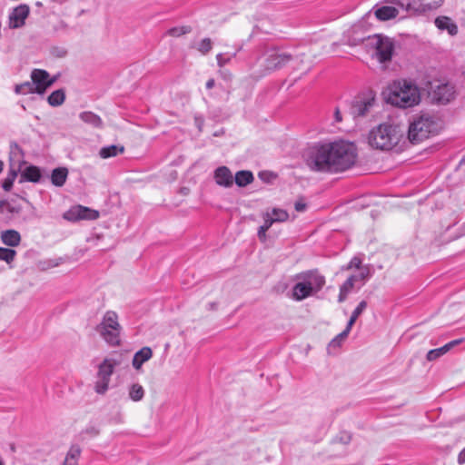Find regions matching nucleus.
Here are the masks:
<instances>
[{
	"instance_id": "obj_15",
	"label": "nucleus",
	"mask_w": 465,
	"mask_h": 465,
	"mask_svg": "<svg viewBox=\"0 0 465 465\" xmlns=\"http://www.w3.org/2000/svg\"><path fill=\"white\" fill-rule=\"evenodd\" d=\"M454 87L449 84L438 85L432 92V98L439 104H447L454 97Z\"/></svg>"
},
{
	"instance_id": "obj_60",
	"label": "nucleus",
	"mask_w": 465,
	"mask_h": 465,
	"mask_svg": "<svg viewBox=\"0 0 465 465\" xmlns=\"http://www.w3.org/2000/svg\"><path fill=\"white\" fill-rule=\"evenodd\" d=\"M4 163L0 161V173L3 171Z\"/></svg>"
},
{
	"instance_id": "obj_1",
	"label": "nucleus",
	"mask_w": 465,
	"mask_h": 465,
	"mask_svg": "<svg viewBox=\"0 0 465 465\" xmlns=\"http://www.w3.org/2000/svg\"><path fill=\"white\" fill-rule=\"evenodd\" d=\"M357 147L349 141L318 143L312 146L306 156L310 170L321 173H340L354 165Z\"/></svg>"
},
{
	"instance_id": "obj_57",
	"label": "nucleus",
	"mask_w": 465,
	"mask_h": 465,
	"mask_svg": "<svg viewBox=\"0 0 465 465\" xmlns=\"http://www.w3.org/2000/svg\"><path fill=\"white\" fill-rule=\"evenodd\" d=\"M6 206L8 207V211H9V213H17V212H18V210H17V209H15V207H13V206H11V205H9V204H8V205H6Z\"/></svg>"
},
{
	"instance_id": "obj_44",
	"label": "nucleus",
	"mask_w": 465,
	"mask_h": 465,
	"mask_svg": "<svg viewBox=\"0 0 465 465\" xmlns=\"http://www.w3.org/2000/svg\"><path fill=\"white\" fill-rule=\"evenodd\" d=\"M357 319H358V317H356V316L351 314V318H350V320H349V322L347 323V326H346V328L344 330V331H346V333H348V334L350 333V331H351V328H352V326L355 323Z\"/></svg>"
},
{
	"instance_id": "obj_32",
	"label": "nucleus",
	"mask_w": 465,
	"mask_h": 465,
	"mask_svg": "<svg viewBox=\"0 0 465 465\" xmlns=\"http://www.w3.org/2000/svg\"><path fill=\"white\" fill-rule=\"evenodd\" d=\"M15 255L16 252L14 249L0 247V261L10 264L14 262Z\"/></svg>"
},
{
	"instance_id": "obj_39",
	"label": "nucleus",
	"mask_w": 465,
	"mask_h": 465,
	"mask_svg": "<svg viewBox=\"0 0 465 465\" xmlns=\"http://www.w3.org/2000/svg\"><path fill=\"white\" fill-rule=\"evenodd\" d=\"M236 55V52L232 55L225 57L223 54L220 53L216 55L217 64L219 67H223L225 64H229L232 57Z\"/></svg>"
},
{
	"instance_id": "obj_61",
	"label": "nucleus",
	"mask_w": 465,
	"mask_h": 465,
	"mask_svg": "<svg viewBox=\"0 0 465 465\" xmlns=\"http://www.w3.org/2000/svg\"><path fill=\"white\" fill-rule=\"evenodd\" d=\"M0 465H5V462L1 458H0Z\"/></svg>"
},
{
	"instance_id": "obj_24",
	"label": "nucleus",
	"mask_w": 465,
	"mask_h": 465,
	"mask_svg": "<svg viewBox=\"0 0 465 465\" xmlns=\"http://www.w3.org/2000/svg\"><path fill=\"white\" fill-rule=\"evenodd\" d=\"M254 177L251 171H239L235 173L234 181L239 187H244L253 181Z\"/></svg>"
},
{
	"instance_id": "obj_59",
	"label": "nucleus",
	"mask_w": 465,
	"mask_h": 465,
	"mask_svg": "<svg viewBox=\"0 0 465 465\" xmlns=\"http://www.w3.org/2000/svg\"><path fill=\"white\" fill-rule=\"evenodd\" d=\"M5 205H8V203L6 201H0V210Z\"/></svg>"
},
{
	"instance_id": "obj_30",
	"label": "nucleus",
	"mask_w": 465,
	"mask_h": 465,
	"mask_svg": "<svg viewBox=\"0 0 465 465\" xmlns=\"http://www.w3.org/2000/svg\"><path fill=\"white\" fill-rule=\"evenodd\" d=\"M272 223H273L272 221H271V219H270V214L266 213L264 216V223L262 226L259 227L258 232H257L258 238L262 242H265L266 232L270 229V227L272 225Z\"/></svg>"
},
{
	"instance_id": "obj_23",
	"label": "nucleus",
	"mask_w": 465,
	"mask_h": 465,
	"mask_svg": "<svg viewBox=\"0 0 465 465\" xmlns=\"http://www.w3.org/2000/svg\"><path fill=\"white\" fill-rule=\"evenodd\" d=\"M79 118L84 122L85 124L95 127V128H102L103 127V121L101 117L97 114H95L93 112H83L79 114Z\"/></svg>"
},
{
	"instance_id": "obj_11",
	"label": "nucleus",
	"mask_w": 465,
	"mask_h": 465,
	"mask_svg": "<svg viewBox=\"0 0 465 465\" xmlns=\"http://www.w3.org/2000/svg\"><path fill=\"white\" fill-rule=\"evenodd\" d=\"M99 217V213L88 207L76 205L72 207L64 214L65 220L76 222L79 220H95Z\"/></svg>"
},
{
	"instance_id": "obj_41",
	"label": "nucleus",
	"mask_w": 465,
	"mask_h": 465,
	"mask_svg": "<svg viewBox=\"0 0 465 465\" xmlns=\"http://www.w3.org/2000/svg\"><path fill=\"white\" fill-rule=\"evenodd\" d=\"M370 275V271L368 268L362 269L358 274L351 275V277H355V282L362 281L365 282Z\"/></svg>"
},
{
	"instance_id": "obj_18",
	"label": "nucleus",
	"mask_w": 465,
	"mask_h": 465,
	"mask_svg": "<svg viewBox=\"0 0 465 465\" xmlns=\"http://www.w3.org/2000/svg\"><path fill=\"white\" fill-rule=\"evenodd\" d=\"M434 24L440 30H446L452 36L458 34L457 25L448 16L437 17Z\"/></svg>"
},
{
	"instance_id": "obj_42",
	"label": "nucleus",
	"mask_w": 465,
	"mask_h": 465,
	"mask_svg": "<svg viewBox=\"0 0 465 465\" xmlns=\"http://www.w3.org/2000/svg\"><path fill=\"white\" fill-rule=\"evenodd\" d=\"M367 308V302L366 301H361L358 306L354 309V311L352 312V315L356 316V317H359L362 312L363 311Z\"/></svg>"
},
{
	"instance_id": "obj_20",
	"label": "nucleus",
	"mask_w": 465,
	"mask_h": 465,
	"mask_svg": "<svg viewBox=\"0 0 465 465\" xmlns=\"http://www.w3.org/2000/svg\"><path fill=\"white\" fill-rule=\"evenodd\" d=\"M153 356V351L149 347H143L139 350L133 358V367L136 370L141 369L142 365L149 361Z\"/></svg>"
},
{
	"instance_id": "obj_27",
	"label": "nucleus",
	"mask_w": 465,
	"mask_h": 465,
	"mask_svg": "<svg viewBox=\"0 0 465 465\" xmlns=\"http://www.w3.org/2000/svg\"><path fill=\"white\" fill-rule=\"evenodd\" d=\"M35 84L34 82H25L20 84H16L15 87V92L17 94H36V91L34 90Z\"/></svg>"
},
{
	"instance_id": "obj_56",
	"label": "nucleus",
	"mask_w": 465,
	"mask_h": 465,
	"mask_svg": "<svg viewBox=\"0 0 465 465\" xmlns=\"http://www.w3.org/2000/svg\"><path fill=\"white\" fill-rule=\"evenodd\" d=\"M64 465H77V462L75 460H69L65 459Z\"/></svg>"
},
{
	"instance_id": "obj_16",
	"label": "nucleus",
	"mask_w": 465,
	"mask_h": 465,
	"mask_svg": "<svg viewBox=\"0 0 465 465\" xmlns=\"http://www.w3.org/2000/svg\"><path fill=\"white\" fill-rule=\"evenodd\" d=\"M214 180L216 183L223 187H231L233 183V176L230 169L226 166H220L214 171Z\"/></svg>"
},
{
	"instance_id": "obj_9",
	"label": "nucleus",
	"mask_w": 465,
	"mask_h": 465,
	"mask_svg": "<svg viewBox=\"0 0 465 465\" xmlns=\"http://www.w3.org/2000/svg\"><path fill=\"white\" fill-rule=\"evenodd\" d=\"M292 60V54L272 49L265 54L264 67L269 72L279 70L286 66Z\"/></svg>"
},
{
	"instance_id": "obj_46",
	"label": "nucleus",
	"mask_w": 465,
	"mask_h": 465,
	"mask_svg": "<svg viewBox=\"0 0 465 465\" xmlns=\"http://www.w3.org/2000/svg\"><path fill=\"white\" fill-rule=\"evenodd\" d=\"M357 319H358V317H356V316L351 314V318H350V320H349V322L347 323V326H346V328L344 330V331H346V333H348V334L350 333V331H351V328H352V326L355 323Z\"/></svg>"
},
{
	"instance_id": "obj_29",
	"label": "nucleus",
	"mask_w": 465,
	"mask_h": 465,
	"mask_svg": "<svg viewBox=\"0 0 465 465\" xmlns=\"http://www.w3.org/2000/svg\"><path fill=\"white\" fill-rule=\"evenodd\" d=\"M18 170L11 168L7 173V176L5 178L2 187L5 192H9L14 184L15 178L17 177Z\"/></svg>"
},
{
	"instance_id": "obj_43",
	"label": "nucleus",
	"mask_w": 465,
	"mask_h": 465,
	"mask_svg": "<svg viewBox=\"0 0 465 465\" xmlns=\"http://www.w3.org/2000/svg\"><path fill=\"white\" fill-rule=\"evenodd\" d=\"M338 439L340 442L343 444H348L350 443L351 437L348 432H341Z\"/></svg>"
},
{
	"instance_id": "obj_7",
	"label": "nucleus",
	"mask_w": 465,
	"mask_h": 465,
	"mask_svg": "<svg viewBox=\"0 0 465 465\" xmlns=\"http://www.w3.org/2000/svg\"><path fill=\"white\" fill-rule=\"evenodd\" d=\"M96 331L111 345H118L121 326L118 316L114 312L108 311L103 317V321L97 325Z\"/></svg>"
},
{
	"instance_id": "obj_48",
	"label": "nucleus",
	"mask_w": 465,
	"mask_h": 465,
	"mask_svg": "<svg viewBox=\"0 0 465 465\" xmlns=\"http://www.w3.org/2000/svg\"><path fill=\"white\" fill-rule=\"evenodd\" d=\"M361 264V259L354 257L351 260V262L349 263V268H351V267L360 268Z\"/></svg>"
},
{
	"instance_id": "obj_53",
	"label": "nucleus",
	"mask_w": 465,
	"mask_h": 465,
	"mask_svg": "<svg viewBox=\"0 0 465 465\" xmlns=\"http://www.w3.org/2000/svg\"><path fill=\"white\" fill-rule=\"evenodd\" d=\"M348 294L349 293L344 292L340 290V293H339V296H338V302H343L347 299Z\"/></svg>"
},
{
	"instance_id": "obj_10",
	"label": "nucleus",
	"mask_w": 465,
	"mask_h": 465,
	"mask_svg": "<svg viewBox=\"0 0 465 465\" xmlns=\"http://www.w3.org/2000/svg\"><path fill=\"white\" fill-rule=\"evenodd\" d=\"M30 76L35 84L34 90L38 94H44L56 80L55 77L51 78L49 73L44 69H34Z\"/></svg>"
},
{
	"instance_id": "obj_19",
	"label": "nucleus",
	"mask_w": 465,
	"mask_h": 465,
	"mask_svg": "<svg viewBox=\"0 0 465 465\" xmlns=\"http://www.w3.org/2000/svg\"><path fill=\"white\" fill-rule=\"evenodd\" d=\"M1 241L7 246L16 247L21 242V235L14 229L5 230L1 232Z\"/></svg>"
},
{
	"instance_id": "obj_38",
	"label": "nucleus",
	"mask_w": 465,
	"mask_h": 465,
	"mask_svg": "<svg viewBox=\"0 0 465 465\" xmlns=\"http://www.w3.org/2000/svg\"><path fill=\"white\" fill-rule=\"evenodd\" d=\"M355 277L350 276L340 287V290L350 293L354 287Z\"/></svg>"
},
{
	"instance_id": "obj_4",
	"label": "nucleus",
	"mask_w": 465,
	"mask_h": 465,
	"mask_svg": "<svg viewBox=\"0 0 465 465\" xmlns=\"http://www.w3.org/2000/svg\"><path fill=\"white\" fill-rule=\"evenodd\" d=\"M442 128L441 120L430 113H421L413 116L408 129V138L412 143H419L430 136L438 134Z\"/></svg>"
},
{
	"instance_id": "obj_54",
	"label": "nucleus",
	"mask_w": 465,
	"mask_h": 465,
	"mask_svg": "<svg viewBox=\"0 0 465 465\" xmlns=\"http://www.w3.org/2000/svg\"><path fill=\"white\" fill-rule=\"evenodd\" d=\"M334 118L337 123H340L341 121V114L339 110V108H336L334 112Z\"/></svg>"
},
{
	"instance_id": "obj_12",
	"label": "nucleus",
	"mask_w": 465,
	"mask_h": 465,
	"mask_svg": "<svg viewBox=\"0 0 465 465\" xmlns=\"http://www.w3.org/2000/svg\"><path fill=\"white\" fill-rule=\"evenodd\" d=\"M30 14V7L26 4H21L12 9L8 15V25L11 29L21 28L25 24V19Z\"/></svg>"
},
{
	"instance_id": "obj_14",
	"label": "nucleus",
	"mask_w": 465,
	"mask_h": 465,
	"mask_svg": "<svg viewBox=\"0 0 465 465\" xmlns=\"http://www.w3.org/2000/svg\"><path fill=\"white\" fill-rule=\"evenodd\" d=\"M374 98H364L354 101L350 108V114L353 118L365 116L373 106Z\"/></svg>"
},
{
	"instance_id": "obj_21",
	"label": "nucleus",
	"mask_w": 465,
	"mask_h": 465,
	"mask_svg": "<svg viewBox=\"0 0 465 465\" xmlns=\"http://www.w3.org/2000/svg\"><path fill=\"white\" fill-rule=\"evenodd\" d=\"M42 174L41 170L35 165H30L24 169L21 173V182L26 181L31 183H39L41 180Z\"/></svg>"
},
{
	"instance_id": "obj_51",
	"label": "nucleus",
	"mask_w": 465,
	"mask_h": 465,
	"mask_svg": "<svg viewBox=\"0 0 465 465\" xmlns=\"http://www.w3.org/2000/svg\"><path fill=\"white\" fill-rule=\"evenodd\" d=\"M84 432L90 434L93 437H94V436L99 434V430L96 428H94V427L87 428L84 430Z\"/></svg>"
},
{
	"instance_id": "obj_58",
	"label": "nucleus",
	"mask_w": 465,
	"mask_h": 465,
	"mask_svg": "<svg viewBox=\"0 0 465 465\" xmlns=\"http://www.w3.org/2000/svg\"><path fill=\"white\" fill-rule=\"evenodd\" d=\"M224 79L230 80L232 78V74L229 72L223 73Z\"/></svg>"
},
{
	"instance_id": "obj_13",
	"label": "nucleus",
	"mask_w": 465,
	"mask_h": 465,
	"mask_svg": "<svg viewBox=\"0 0 465 465\" xmlns=\"http://www.w3.org/2000/svg\"><path fill=\"white\" fill-rule=\"evenodd\" d=\"M385 3L395 5L399 11L407 13H421L425 11L423 0H385Z\"/></svg>"
},
{
	"instance_id": "obj_2",
	"label": "nucleus",
	"mask_w": 465,
	"mask_h": 465,
	"mask_svg": "<svg viewBox=\"0 0 465 465\" xmlns=\"http://www.w3.org/2000/svg\"><path fill=\"white\" fill-rule=\"evenodd\" d=\"M388 104L399 108H410L420 104V93L418 86L407 80H395L383 92Z\"/></svg>"
},
{
	"instance_id": "obj_45",
	"label": "nucleus",
	"mask_w": 465,
	"mask_h": 465,
	"mask_svg": "<svg viewBox=\"0 0 465 465\" xmlns=\"http://www.w3.org/2000/svg\"><path fill=\"white\" fill-rule=\"evenodd\" d=\"M357 319H358V317H356V316L351 314V318H350V320H349V322L347 323V326H346V328L344 330V331H346V333H348V334L350 333V331H351V328H352V326L355 323Z\"/></svg>"
},
{
	"instance_id": "obj_25",
	"label": "nucleus",
	"mask_w": 465,
	"mask_h": 465,
	"mask_svg": "<svg viewBox=\"0 0 465 465\" xmlns=\"http://www.w3.org/2000/svg\"><path fill=\"white\" fill-rule=\"evenodd\" d=\"M124 146H118V145L112 144V145L101 148V150L99 152V155L103 159H107V158L118 155L119 153H124Z\"/></svg>"
},
{
	"instance_id": "obj_35",
	"label": "nucleus",
	"mask_w": 465,
	"mask_h": 465,
	"mask_svg": "<svg viewBox=\"0 0 465 465\" xmlns=\"http://www.w3.org/2000/svg\"><path fill=\"white\" fill-rule=\"evenodd\" d=\"M348 333L342 331L341 333L336 335L329 343L328 350L331 351L332 349H338L341 347L343 341L348 337Z\"/></svg>"
},
{
	"instance_id": "obj_36",
	"label": "nucleus",
	"mask_w": 465,
	"mask_h": 465,
	"mask_svg": "<svg viewBox=\"0 0 465 465\" xmlns=\"http://www.w3.org/2000/svg\"><path fill=\"white\" fill-rule=\"evenodd\" d=\"M213 48V42L210 38H203L197 45V50L203 55L207 54Z\"/></svg>"
},
{
	"instance_id": "obj_49",
	"label": "nucleus",
	"mask_w": 465,
	"mask_h": 465,
	"mask_svg": "<svg viewBox=\"0 0 465 465\" xmlns=\"http://www.w3.org/2000/svg\"><path fill=\"white\" fill-rule=\"evenodd\" d=\"M306 203L301 202V201H297L294 204V208L297 212H303L306 210Z\"/></svg>"
},
{
	"instance_id": "obj_55",
	"label": "nucleus",
	"mask_w": 465,
	"mask_h": 465,
	"mask_svg": "<svg viewBox=\"0 0 465 465\" xmlns=\"http://www.w3.org/2000/svg\"><path fill=\"white\" fill-rule=\"evenodd\" d=\"M215 85V81L213 78H210L207 82H206V88L207 89H212L213 86Z\"/></svg>"
},
{
	"instance_id": "obj_17",
	"label": "nucleus",
	"mask_w": 465,
	"mask_h": 465,
	"mask_svg": "<svg viewBox=\"0 0 465 465\" xmlns=\"http://www.w3.org/2000/svg\"><path fill=\"white\" fill-rule=\"evenodd\" d=\"M374 15L380 21H388L399 15V9L391 5H382L375 8Z\"/></svg>"
},
{
	"instance_id": "obj_47",
	"label": "nucleus",
	"mask_w": 465,
	"mask_h": 465,
	"mask_svg": "<svg viewBox=\"0 0 465 465\" xmlns=\"http://www.w3.org/2000/svg\"><path fill=\"white\" fill-rule=\"evenodd\" d=\"M11 153L12 154H16V153L22 154V149L16 143H11Z\"/></svg>"
},
{
	"instance_id": "obj_62",
	"label": "nucleus",
	"mask_w": 465,
	"mask_h": 465,
	"mask_svg": "<svg viewBox=\"0 0 465 465\" xmlns=\"http://www.w3.org/2000/svg\"><path fill=\"white\" fill-rule=\"evenodd\" d=\"M36 5L41 6V5H42V3H41V2H37V3H36Z\"/></svg>"
},
{
	"instance_id": "obj_22",
	"label": "nucleus",
	"mask_w": 465,
	"mask_h": 465,
	"mask_svg": "<svg viewBox=\"0 0 465 465\" xmlns=\"http://www.w3.org/2000/svg\"><path fill=\"white\" fill-rule=\"evenodd\" d=\"M68 175V170L65 167H58L53 170L51 182L54 185L61 187L64 184Z\"/></svg>"
},
{
	"instance_id": "obj_5",
	"label": "nucleus",
	"mask_w": 465,
	"mask_h": 465,
	"mask_svg": "<svg viewBox=\"0 0 465 465\" xmlns=\"http://www.w3.org/2000/svg\"><path fill=\"white\" fill-rule=\"evenodd\" d=\"M302 282L292 288V296L296 301H302L313 292L320 291L325 284V278L317 272L309 271L297 276Z\"/></svg>"
},
{
	"instance_id": "obj_52",
	"label": "nucleus",
	"mask_w": 465,
	"mask_h": 465,
	"mask_svg": "<svg viewBox=\"0 0 465 465\" xmlns=\"http://www.w3.org/2000/svg\"><path fill=\"white\" fill-rule=\"evenodd\" d=\"M458 462H459V464L465 463V448L460 452V454L458 456Z\"/></svg>"
},
{
	"instance_id": "obj_26",
	"label": "nucleus",
	"mask_w": 465,
	"mask_h": 465,
	"mask_svg": "<svg viewBox=\"0 0 465 465\" xmlns=\"http://www.w3.org/2000/svg\"><path fill=\"white\" fill-rule=\"evenodd\" d=\"M65 99V94L64 90L58 89L54 91L48 97L47 102L51 106H59L61 105Z\"/></svg>"
},
{
	"instance_id": "obj_50",
	"label": "nucleus",
	"mask_w": 465,
	"mask_h": 465,
	"mask_svg": "<svg viewBox=\"0 0 465 465\" xmlns=\"http://www.w3.org/2000/svg\"><path fill=\"white\" fill-rule=\"evenodd\" d=\"M464 339H457V340H453L450 342H448L446 344V346L448 347V350L450 351V349H452L453 347H455L456 345L458 344H460L462 341H463Z\"/></svg>"
},
{
	"instance_id": "obj_8",
	"label": "nucleus",
	"mask_w": 465,
	"mask_h": 465,
	"mask_svg": "<svg viewBox=\"0 0 465 465\" xmlns=\"http://www.w3.org/2000/svg\"><path fill=\"white\" fill-rule=\"evenodd\" d=\"M114 366L115 362L110 359H104L100 363L94 388L98 394H104L107 391Z\"/></svg>"
},
{
	"instance_id": "obj_3",
	"label": "nucleus",
	"mask_w": 465,
	"mask_h": 465,
	"mask_svg": "<svg viewBox=\"0 0 465 465\" xmlns=\"http://www.w3.org/2000/svg\"><path fill=\"white\" fill-rule=\"evenodd\" d=\"M402 136L403 129L399 124L386 122L370 131L368 143L374 149L389 151L400 143Z\"/></svg>"
},
{
	"instance_id": "obj_34",
	"label": "nucleus",
	"mask_w": 465,
	"mask_h": 465,
	"mask_svg": "<svg viewBox=\"0 0 465 465\" xmlns=\"http://www.w3.org/2000/svg\"><path fill=\"white\" fill-rule=\"evenodd\" d=\"M449 351L448 350V347L445 345H443L442 347H440V348H437V349H433V350H430L428 351L427 353V360L431 361H435L437 360L438 358L443 356L445 353H447Z\"/></svg>"
},
{
	"instance_id": "obj_33",
	"label": "nucleus",
	"mask_w": 465,
	"mask_h": 465,
	"mask_svg": "<svg viewBox=\"0 0 465 465\" xmlns=\"http://www.w3.org/2000/svg\"><path fill=\"white\" fill-rule=\"evenodd\" d=\"M191 31H192L191 26L183 25V26L172 27L166 32V34L173 37H179L183 35L191 33Z\"/></svg>"
},
{
	"instance_id": "obj_37",
	"label": "nucleus",
	"mask_w": 465,
	"mask_h": 465,
	"mask_svg": "<svg viewBox=\"0 0 465 465\" xmlns=\"http://www.w3.org/2000/svg\"><path fill=\"white\" fill-rule=\"evenodd\" d=\"M366 39L367 36L351 35L348 37L347 44L350 46H356L361 44H363L366 46Z\"/></svg>"
},
{
	"instance_id": "obj_28",
	"label": "nucleus",
	"mask_w": 465,
	"mask_h": 465,
	"mask_svg": "<svg viewBox=\"0 0 465 465\" xmlns=\"http://www.w3.org/2000/svg\"><path fill=\"white\" fill-rule=\"evenodd\" d=\"M144 396V390L138 383L133 384L129 389V397L134 401H140Z\"/></svg>"
},
{
	"instance_id": "obj_6",
	"label": "nucleus",
	"mask_w": 465,
	"mask_h": 465,
	"mask_svg": "<svg viewBox=\"0 0 465 465\" xmlns=\"http://www.w3.org/2000/svg\"><path fill=\"white\" fill-rule=\"evenodd\" d=\"M366 48L369 51H373V55L380 63L383 64L391 60L394 53V42L383 35H368Z\"/></svg>"
},
{
	"instance_id": "obj_40",
	"label": "nucleus",
	"mask_w": 465,
	"mask_h": 465,
	"mask_svg": "<svg viewBox=\"0 0 465 465\" xmlns=\"http://www.w3.org/2000/svg\"><path fill=\"white\" fill-rule=\"evenodd\" d=\"M81 450L79 447H72L67 452L65 459L69 460H75L77 462Z\"/></svg>"
},
{
	"instance_id": "obj_31",
	"label": "nucleus",
	"mask_w": 465,
	"mask_h": 465,
	"mask_svg": "<svg viewBox=\"0 0 465 465\" xmlns=\"http://www.w3.org/2000/svg\"><path fill=\"white\" fill-rule=\"evenodd\" d=\"M289 218V213L282 209L273 208L272 211V216H270L271 221L272 223H282L287 221Z\"/></svg>"
}]
</instances>
